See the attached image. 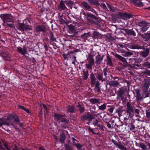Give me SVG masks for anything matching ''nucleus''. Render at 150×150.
Returning <instances> with one entry per match:
<instances>
[{
    "instance_id": "c85d7f7f",
    "label": "nucleus",
    "mask_w": 150,
    "mask_h": 150,
    "mask_svg": "<svg viewBox=\"0 0 150 150\" xmlns=\"http://www.w3.org/2000/svg\"><path fill=\"white\" fill-rule=\"evenodd\" d=\"M88 3L91 5H94L96 6L100 5V4L98 2V0H88Z\"/></svg>"
},
{
    "instance_id": "72a5a7b5",
    "label": "nucleus",
    "mask_w": 150,
    "mask_h": 150,
    "mask_svg": "<svg viewBox=\"0 0 150 150\" xmlns=\"http://www.w3.org/2000/svg\"><path fill=\"white\" fill-rule=\"evenodd\" d=\"M83 79L84 80H86L88 79L89 76L88 71L87 70L86 71H83Z\"/></svg>"
},
{
    "instance_id": "ddd939ff",
    "label": "nucleus",
    "mask_w": 150,
    "mask_h": 150,
    "mask_svg": "<svg viewBox=\"0 0 150 150\" xmlns=\"http://www.w3.org/2000/svg\"><path fill=\"white\" fill-rule=\"evenodd\" d=\"M17 28L18 30L21 31L31 30V28H29L28 25H26L23 23H19Z\"/></svg>"
},
{
    "instance_id": "dca6fc26",
    "label": "nucleus",
    "mask_w": 150,
    "mask_h": 150,
    "mask_svg": "<svg viewBox=\"0 0 150 150\" xmlns=\"http://www.w3.org/2000/svg\"><path fill=\"white\" fill-rule=\"evenodd\" d=\"M142 49H143V50L140 52V55L141 57L144 58H146L149 54L150 49L147 48H145L144 46V48H143Z\"/></svg>"
},
{
    "instance_id": "473e14b6",
    "label": "nucleus",
    "mask_w": 150,
    "mask_h": 150,
    "mask_svg": "<svg viewBox=\"0 0 150 150\" xmlns=\"http://www.w3.org/2000/svg\"><path fill=\"white\" fill-rule=\"evenodd\" d=\"M104 127L103 125V122H101L99 125L97 127L96 129H97L101 132H103L105 130L104 129Z\"/></svg>"
},
{
    "instance_id": "49530a36",
    "label": "nucleus",
    "mask_w": 150,
    "mask_h": 150,
    "mask_svg": "<svg viewBox=\"0 0 150 150\" xmlns=\"http://www.w3.org/2000/svg\"><path fill=\"white\" fill-rule=\"evenodd\" d=\"M143 66L147 68L150 69V62L146 61L143 64Z\"/></svg>"
},
{
    "instance_id": "6ab92c4d",
    "label": "nucleus",
    "mask_w": 150,
    "mask_h": 150,
    "mask_svg": "<svg viewBox=\"0 0 150 150\" xmlns=\"http://www.w3.org/2000/svg\"><path fill=\"white\" fill-rule=\"evenodd\" d=\"M103 72L101 71V72H97L96 74V79H97L98 80L97 81H101V82H103L105 81V79L103 78Z\"/></svg>"
},
{
    "instance_id": "e2e57ef3",
    "label": "nucleus",
    "mask_w": 150,
    "mask_h": 150,
    "mask_svg": "<svg viewBox=\"0 0 150 150\" xmlns=\"http://www.w3.org/2000/svg\"><path fill=\"white\" fill-rule=\"evenodd\" d=\"M144 73L145 74L150 76V70H146L144 71Z\"/></svg>"
},
{
    "instance_id": "13d9d810",
    "label": "nucleus",
    "mask_w": 150,
    "mask_h": 150,
    "mask_svg": "<svg viewBox=\"0 0 150 150\" xmlns=\"http://www.w3.org/2000/svg\"><path fill=\"white\" fill-rule=\"evenodd\" d=\"M88 130L90 132H91L94 134L98 135L99 134L98 133H96L93 131V129L91 128L90 127L88 128Z\"/></svg>"
},
{
    "instance_id": "4c0bfd02",
    "label": "nucleus",
    "mask_w": 150,
    "mask_h": 150,
    "mask_svg": "<svg viewBox=\"0 0 150 150\" xmlns=\"http://www.w3.org/2000/svg\"><path fill=\"white\" fill-rule=\"evenodd\" d=\"M92 37L93 39L100 38V34L99 33L95 31L93 33Z\"/></svg>"
},
{
    "instance_id": "2eb2a0df",
    "label": "nucleus",
    "mask_w": 150,
    "mask_h": 150,
    "mask_svg": "<svg viewBox=\"0 0 150 150\" xmlns=\"http://www.w3.org/2000/svg\"><path fill=\"white\" fill-rule=\"evenodd\" d=\"M35 31L37 33L42 32L45 33L46 29L45 25H38L35 27Z\"/></svg>"
},
{
    "instance_id": "09e8293b",
    "label": "nucleus",
    "mask_w": 150,
    "mask_h": 150,
    "mask_svg": "<svg viewBox=\"0 0 150 150\" xmlns=\"http://www.w3.org/2000/svg\"><path fill=\"white\" fill-rule=\"evenodd\" d=\"M1 55L5 59H8V56L4 52H2L0 53Z\"/></svg>"
},
{
    "instance_id": "603ef678",
    "label": "nucleus",
    "mask_w": 150,
    "mask_h": 150,
    "mask_svg": "<svg viewBox=\"0 0 150 150\" xmlns=\"http://www.w3.org/2000/svg\"><path fill=\"white\" fill-rule=\"evenodd\" d=\"M139 146L143 150H146L147 149L146 145L143 143H140Z\"/></svg>"
},
{
    "instance_id": "79ce46f5",
    "label": "nucleus",
    "mask_w": 150,
    "mask_h": 150,
    "mask_svg": "<svg viewBox=\"0 0 150 150\" xmlns=\"http://www.w3.org/2000/svg\"><path fill=\"white\" fill-rule=\"evenodd\" d=\"M107 64L109 65L111 67L113 66V64L111 58L110 57V56L108 55L107 56Z\"/></svg>"
},
{
    "instance_id": "9d476101",
    "label": "nucleus",
    "mask_w": 150,
    "mask_h": 150,
    "mask_svg": "<svg viewBox=\"0 0 150 150\" xmlns=\"http://www.w3.org/2000/svg\"><path fill=\"white\" fill-rule=\"evenodd\" d=\"M0 17L4 22H13V16L11 14L5 13L1 14Z\"/></svg>"
},
{
    "instance_id": "58836bf2",
    "label": "nucleus",
    "mask_w": 150,
    "mask_h": 150,
    "mask_svg": "<svg viewBox=\"0 0 150 150\" xmlns=\"http://www.w3.org/2000/svg\"><path fill=\"white\" fill-rule=\"evenodd\" d=\"M66 138V136L65 134L63 133L61 134L60 135V141L62 143L64 142V141Z\"/></svg>"
},
{
    "instance_id": "c03bdc74",
    "label": "nucleus",
    "mask_w": 150,
    "mask_h": 150,
    "mask_svg": "<svg viewBox=\"0 0 150 150\" xmlns=\"http://www.w3.org/2000/svg\"><path fill=\"white\" fill-rule=\"evenodd\" d=\"M65 4L69 6H72L74 4V2L71 0H65Z\"/></svg>"
},
{
    "instance_id": "774afa93",
    "label": "nucleus",
    "mask_w": 150,
    "mask_h": 150,
    "mask_svg": "<svg viewBox=\"0 0 150 150\" xmlns=\"http://www.w3.org/2000/svg\"><path fill=\"white\" fill-rule=\"evenodd\" d=\"M101 4L102 6V8L106 10L107 9V7L105 3H101Z\"/></svg>"
},
{
    "instance_id": "1a4fd4ad",
    "label": "nucleus",
    "mask_w": 150,
    "mask_h": 150,
    "mask_svg": "<svg viewBox=\"0 0 150 150\" xmlns=\"http://www.w3.org/2000/svg\"><path fill=\"white\" fill-rule=\"evenodd\" d=\"M17 50L20 54L24 56L26 60H29L30 58L28 57L29 54L27 53V49L24 47L22 48L21 47L18 46L17 47Z\"/></svg>"
},
{
    "instance_id": "b1692460",
    "label": "nucleus",
    "mask_w": 150,
    "mask_h": 150,
    "mask_svg": "<svg viewBox=\"0 0 150 150\" xmlns=\"http://www.w3.org/2000/svg\"><path fill=\"white\" fill-rule=\"evenodd\" d=\"M142 37L145 41H148L150 40V31L142 35Z\"/></svg>"
},
{
    "instance_id": "c756f323",
    "label": "nucleus",
    "mask_w": 150,
    "mask_h": 150,
    "mask_svg": "<svg viewBox=\"0 0 150 150\" xmlns=\"http://www.w3.org/2000/svg\"><path fill=\"white\" fill-rule=\"evenodd\" d=\"M67 112L71 113H74L76 111V108L73 105H69L67 107Z\"/></svg>"
},
{
    "instance_id": "680f3d73",
    "label": "nucleus",
    "mask_w": 150,
    "mask_h": 150,
    "mask_svg": "<svg viewBox=\"0 0 150 150\" xmlns=\"http://www.w3.org/2000/svg\"><path fill=\"white\" fill-rule=\"evenodd\" d=\"M115 57L116 58H117L120 60L121 59H123L122 57L117 54H116L115 55Z\"/></svg>"
},
{
    "instance_id": "e433bc0d",
    "label": "nucleus",
    "mask_w": 150,
    "mask_h": 150,
    "mask_svg": "<svg viewBox=\"0 0 150 150\" xmlns=\"http://www.w3.org/2000/svg\"><path fill=\"white\" fill-rule=\"evenodd\" d=\"M101 122L99 119H95L92 121V124L94 125V127H97Z\"/></svg>"
},
{
    "instance_id": "f3484780",
    "label": "nucleus",
    "mask_w": 150,
    "mask_h": 150,
    "mask_svg": "<svg viewBox=\"0 0 150 150\" xmlns=\"http://www.w3.org/2000/svg\"><path fill=\"white\" fill-rule=\"evenodd\" d=\"M4 145L5 148H4L3 146L0 143V150H11V148L8 146V144L6 143H4ZM13 150H20L16 146H15L13 148Z\"/></svg>"
},
{
    "instance_id": "37998d69",
    "label": "nucleus",
    "mask_w": 150,
    "mask_h": 150,
    "mask_svg": "<svg viewBox=\"0 0 150 150\" xmlns=\"http://www.w3.org/2000/svg\"><path fill=\"white\" fill-rule=\"evenodd\" d=\"M90 33H84L81 36V37L82 39H86L90 36Z\"/></svg>"
},
{
    "instance_id": "ea45409f",
    "label": "nucleus",
    "mask_w": 150,
    "mask_h": 150,
    "mask_svg": "<svg viewBox=\"0 0 150 150\" xmlns=\"http://www.w3.org/2000/svg\"><path fill=\"white\" fill-rule=\"evenodd\" d=\"M77 107L79 108V111L81 114L83 113L85 110V109L83 106L79 104L77 105Z\"/></svg>"
},
{
    "instance_id": "864d4df0",
    "label": "nucleus",
    "mask_w": 150,
    "mask_h": 150,
    "mask_svg": "<svg viewBox=\"0 0 150 150\" xmlns=\"http://www.w3.org/2000/svg\"><path fill=\"white\" fill-rule=\"evenodd\" d=\"M146 22L144 21H142L139 23V25L141 27H142L144 26L147 25Z\"/></svg>"
},
{
    "instance_id": "a18cd8bd",
    "label": "nucleus",
    "mask_w": 150,
    "mask_h": 150,
    "mask_svg": "<svg viewBox=\"0 0 150 150\" xmlns=\"http://www.w3.org/2000/svg\"><path fill=\"white\" fill-rule=\"evenodd\" d=\"M65 150H74L73 148L69 144H64Z\"/></svg>"
},
{
    "instance_id": "0e129e2a",
    "label": "nucleus",
    "mask_w": 150,
    "mask_h": 150,
    "mask_svg": "<svg viewBox=\"0 0 150 150\" xmlns=\"http://www.w3.org/2000/svg\"><path fill=\"white\" fill-rule=\"evenodd\" d=\"M108 71L106 69V68H104L103 69V74L104 75V76L105 77V78H106L107 77V72Z\"/></svg>"
},
{
    "instance_id": "393cba45",
    "label": "nucleus",
    "mask_w": 150,
    "mask_h": 150,
    "mask_svg": "<svg viewBox=\"0 0 150 150\" xmlns=\"http://www.w3.org/2000/svg\"><path fill=\"white\" fill-rule=\"evenodd\" d=\"M132 2L136 6L141 7L143 6L142 3L140 0H132Z\"/></svg>"
},
{
    "instance_id": "4d7b16f0",
    "label": "nucleus",
    "mask_w": 150,
    "mask_h": 150,
    "mask_svg": "<svg viewBox=\"0 0 150 150\" xmlns=\"http://www.w3.org/2000/svg\"><path fill=\"white\" fill-rule=\"evenodd\" d=\"M86 68L90 70L92 69V66L93 65L89 63H88V64H86Z\"/></svg>"
},
{
    "instance_id": "f8f14e48",
    "label": "nucleus",
    "mask_w": 150,
    "mask_h": 150,
    "mask_svg": "<svg viewBox=\"0 0 150 150\" xmlns=\"http://www.w3.org/2000/svg\"><path fill=\"white\" fill-rule=\"evenodd\" d=\"M113 80L110 81L109 82V84L111 87H116L120 85L118 80L120 79L119 77L117 76L113 77Z\"/></svg>"
},
{
    "instance_id": "6e6552de",
    "label": "nucleus",
    "mask_w": 150,
    "mask_h": 150,
    "mask_svg": "<svg viewBox=\"0 0 150 150\" xmlns=\"http://www.w3.org/2000/svg\"><path fill=\"white\" fill-rule=\"evenodd\" d=\"M79 118L80 120L82 122H84L87 120L89 122H91L92 120L94 119V117L92 114L88 112L86 114H84L81 115Z\"/></svg>"
},
{
    "instance_id": "5701e85b",
    "label": "nucleus",
    "mask_w": 150,
    "mask_h": 150,
    "mask_svg": "<svg viewBox=\"0 0 150 150\" xmlns=\"http://www.w3.org/2000/svg\"><path fill=\"white\" fill-rule=\"evenodd\" d=\"M112 142L115 145H116L118 148L121 150H127V148L125 147L121 143H117L115 140H112Z\"/></svg>"
},
{
    "instance_id": "f257e3e1",
    "label": "nucleus",
    "mask_w": 150,
    "mask_h": 150,
    "mask_svg": "<svg viewBox=\"0 0 150 150\" xmlns=\"http://www.w3.org/2000/svg\"><path fill=\"white\" fill-rule=\"evenodd\" d=\"M13 119H14V122L17 123L20 122L19 118L18 115L15 114H10L7 116L6 119L0 118V126L4 125L14 126L13 123L10 122Z\"/></svg>"
},
{
    "instance_id": "5fc2aeb1",
    "label": "nucleus",
    "mask_w": 150,
    "mask_h": 150,
    "mask_svg": "<svg viewBox=\"0 0 150 150\" xmlns=\"http://www.w3.org/2000/svg\"><path fill=\"white\" fill-rule=\"evenodd\" d=\"M108 6V8L109 9L110 11L114 12L115 11V9L114 7L112 6H110L109 4L107 3Z\"/></svg>"
},
{
    "instance_id": "cd10ccee",
    "label": "nucleus",
    "mask_w": 150,
    "mask_h": 150,
    "mask_svg": "<svg viewBox=\"0 0 150 150\" xmlns=\"http://www.w3.org/2000/svg\"><path fill=\"white\" fill-rule=\"evenodd\" d=\"M81 4L85 8V10L89 11L90 10H91V7L86 2H82L81 3Z\"/></svg>"
},
{
    "instance_id": "c9c22d12",
    "label": "nucleus",
    "mask_w": 150,
    "mask_h": 150,
    "mask_svg": "<svg viewBox=\"0 0 150 150\" xmlns=\"http://www.w3.org/2000/svg\"><path fill=\"white\" fill-rule=\"evenodd\" d=\"M122 58L123 59H121L120 60L122 62L121 64L123 65V69H124L125 67L127 66L128 63L125 58L123 57H122Z\"/></svg>"
},
{
    "instance_id": "3c124183",
    "label": "nucleus",
    "mask_w": 150,
    "mask_h": 150,
    "mask_svg": "<svg viewBox=\"0 0 150 150\" xmlns=\"http://www.w3.org/2000/svg\"><path fill=\"white\" fill-rule=\"evenodd\" d=\"M106 105L105 104H103V105L98 107V109L99 110H104L106 109Z\"/></svg>"
},
{
    "instance_id": "6e6d98bb",
    "label": "nucleus",
    "mask_w": 150,
    "mask_h": 150,
    "mask_svg": "<svg viewBox=\"0 0 150 150\" xmlns=\"http://www.w3.org/2000/svg\"><path fill=\"white\" fill-rule=\"evenodd\" d=\"M148 25H147L142 27V28L141 29V31L143 32H145L146 31L148 28Z\"/></svg>"
},
{
    "instance_id": "2f4dec72",
    "label": "nucleus",
    "mask_w": 150,
    "mask_h": 150,
    "mask_svg": "<svg viewBox=\"0 0 150 150\" xmlns=\"http://www.w3.org/2000/svg\"><path fill=\"white\" fill-rule=\"evenodd\" d=\"M90 102L92 104H95L96 103H100L99 99H97L95 98H92L90 99L89 100Z\"/></svg>"
},
{
    "instance_id": "4be33fe9",
    "label": "nucleus",
    "mask_w": 150,
    "mask_h": 150,
    "mask_svg": "<svg viewBox=\"0 0 150 150\" xmlns=\"http://www.w3.org/2000/svg\"><path fill=\"white\" fill-rule=\"evenodd\" d=\"M65 4V1L61 0L58 6L59 9L63 10H67V8Z\"/></svg>"
},
{
    "instance_id": "bb28decb",
    "label": "nucleus",
    "mask_w": 150,
    "mask_h": 150,
    "mask_svg": "<svg viewBox=\"0 0 150 150\" xmlns=\"http://www.w3.org/2000/svg\"><path fill=\"white\" fill-rule=\"evenodd\" d=\"M98 53L99 54V52H98ZM103 57L104 55H103L101 57L99 54H98V55L96 57V64H100L101 62L102 61L103 59Z\"/></svg>"
},
{
    "instance_id": "bf43d9fd",
    "label": "nucleus",
    "mask_w": 150,
    "mask_h": 150,
    "mask_svg": "<svg viewBox=\"0 0 150 150\" xmlns=\"http://www.w3.org/2000/svg\"><path fill=\"white\" fill-rule=\"evenodd\" d=\"M146 117L147 118H150V110H146Z\"/></svg>"
},
{
    "instance_id": "f03ea898",
    "label": "nucleus",
    "mask_w": 150,
    "mask_h": 150,
    "mask_svg": "<svg viewBox=\"0 0 150 150\" xmlns=\"http://www.w3.org/2000/svg\"><path fill=\"white\" fill-rule=\"evenodd\" d=\"M126 117L129 119V121H131L134 115H138L139 113V110L136 108L135 107L133 106L129 101L127 102L126 105Z\"/></svg>"
},
{
    "instance_id": "7ed1b4c3",
    "label": "nucleus",
    "mask_w": 150,
    "mask_h": 150,
    "mask_svg": "<svg viewBox=\"0 0 150 150\" xmlns=\"http://www.w3.org/2000/svg\"><path fill=\"white\" fill-rule=\"evenodd\" d=\"M90 84L91 87H92V86L95 85L94 89L96 92L99 93L100 92V82L99 81H96L95 76L93 73H91L90 74Z\"/></svg>"
},
{
    "instance_id": "a19ab883",
    "label": "nucleus",
    "mask_w": 150,
    "mask_h": 150,
    "mask_svg": "<svg viewBox=\"0 0 150 150\" xmlns=\"http://www.w3.org/2000/svg\"><path fill=\"white\" fill-rule=\"evenodd\" d=\"M18 108H19L24 110L28 114H30L31 113V112L28 109L26 108L24 106L22 105H18Z\"/></svg>"
},
{
    "instance_id": "9b49d317",
    "label": "nucleus",
    "mask_w": 150,
    "mask_h": 150,
    "mask_svg": "<svg viewBox=\"0 0 150 150\" xmlns=\"http://www.w3.org/2000/svg\"><path fill=\"white\" fill-rule=\"evenodd\" d=\"M129 64L131 67L135 68L136 67H139V65L138 62H141L142 61V59L139 58V59L132 58L129 59Z\"/></svg>"
},
{
    "instance_id": "f704fd0d",
    "label": "nucleus",
    "mask_w": 150,
    "mask_h": 150,
    "mask_svg": "<svg viewBox=\"0 0 150 150\" xmlns=\"http://www.w3.org/2000/svg\"><path fill=\"white\" fill-rule=\"evenodd\" d=\"M49 37L50 39V42L56 41V38L54 37L53 33L51 31L50 32Z\"/></svg>"
},
{
    "instance_id": "de8ad7c7",
    "label": "nucleus",
    "mask_w": 150,
    "mask_h": 150,
    "mask_svg": "<svg viewBox=\"0 0 150 150\" xmlns=\"http://www.w3.org/2000/svg\"><path fill=\"white\" fill-rule=\"evenodd\" d=\"M15 28V25L13 23H7L6 28Z\"/></svg>"
},
{
    "instance_id": "7c9ffc66",
    "label": "nucleus",
    "mask_w": 150,
    "mask_h": 150,
    "mask_svg": "<svg viewBox=\"0 0 150 150\" xmlns=\"http://www.w3.org/2000/svg\"><path fill=\"white\" fill-rule=\"evenodd\" d=\"M144 46H140L137 44H133L130 45V48L133 49H141Z\"/></svg>"
},
{
    "instance_id": "0eeeda50",
    "label": "nucleus",
    "mask_w": 150,
    "mask_h": 150,
    "mask_svg": "<svg viewBox=\"0 0 150 150\" xmlns=\"http://www.w3.org/2000/svg\"><path fill=\"white\" fill-rule=\"evenodd\" d=\"M86 16L87 20L89 23L96 25L98 24V23L95 20L97 21L98 18L94 15L88 13H86Z\"/></svg>"
},
{
    "instance_id": "4468645a",
    "label": "nucleus",
    "mask_w": 150,
    "mask_h": 150,
    "mask_svg": "<svg viewBox=\"0 0 150 150\" xmlns=\"http://www.w3.org/2000/svg\"><path fill=\"white\" fill-rule=\"evenodd\" d=\"M117 15L119 17L124 20L129 19L132 17V15L130 13H126L119 12Z\"/></svg>"
},
{
    "instance_id": "412c9836",
    "label": "nucleus",
    "mask_w": 150,
    "mask_h": 150,
    "mask_svg": "<svg viewBox=\"0 0 150 150\" xmlns=\"http://www.w3.org/2000/svg\"><path fill=\"white\" fill-rule=\"evenodd\" d=\"M132 121L131 120V121H129V119H127V118L126 119H125V121L126 124L125 125H128V126L130 127V129L131 130H133L135 128L134 126L132 123Z\"/></svg>"
},
{
    "instance_id": "338daca9",
    "label": "nucleus",
    "mask_w": 150,
    "mask_h": 150,
    "mask_svg": "<svg viewBox=\"0 0 150 150\" xmlns=\"http://www.w3.org/2000/svg\"><path fill=\"white\" fill-rule=\"evenodd\" d=\"M116 112H117L119 115L121 114L122 113V109L121 108H118L116 110Z\"/></svg>"
},
{
    "instance_id": "39448f33",
    "label": "nucleus",
    "mask_w": 150,
    "mask_h": 150,
    "mask_svg": "<svg viewBox=\"0 0 150 150\" xmlns=\"http://www.w3.org/2000/svg\"><path fill=\"white\" fill-rule=\"evenodd\" d=\"M150 86V79H146L145 80L142 89V92L145 95V97H149V96L150 89L149 91H148V89Z\"/></svg>"
},
{
    "instance_id": "423d86ee",
    "label": "nucleus",
    "mask_w": 150,
    "mask_h": 150,
    "mask_svg": "<svg viewBox=\"0 0 150 150\" xmlns=\"http://www.w3.org/2000/svg\"><path fill=\"white\" fill-rule=\"evenodd\" d=\"M54 117L55 120L57 121L59 120L61 122H64L65 124H68L69 122L68 120L65 118L66 117L65 115L55 113L54 114Z\"/></svg>"
},
{
    "instance_id": "69168bd1",
    "label": "nucleus",
    "mask_w": 150,
    "mask_h": 150,
    "mask_svg": "<svg viewBox=\"0 0 150 150\" xmlns=\"http://www.w3.org/2000/svg\"><path fill=\"white\" fill-rule=\"evenodd\" d=\"M44 47L45 49V54H46L47 53V51L48 50V45L47 44L45 43L44 44Z\"/></svg>"
},
{
    "instance_id": "a878e982",
    "label": "nucleus",
    "mask_w": 150,
    "mask_h": 150,
    "mask_svg": "<svg viewBox=\"0 0 150 150\" xmlns=\"http://www.w3.org/2000/svg\"><path fill=\"white\" fill-rule=\"evenodd\" d=\"M126 33L129 35L135 37L136 36V33L132 29H126L125 30Z\"/></svg>"
},
{
    "instance_id": "052dcab7",
    "label": "nucleus",
    "mask_w": 150,
    "mask_h": 150,
    "mask_svg": "<svg viewBox=\"0 0 150 150\" xmlns=\"http://www.w3.org/2000/svg\"><path fill=\"white\" fill-rule=\"evenodd\" d=\"M42 105L43 106V108L45 109L46 111V113H48L49 112L48 110H49V108H48V107L46 105H45L44 104H42Z\"/></svg>"
},
{
    "instance_id": "8fccbe9b",
    "label": "nucleus",
    "mask_w": 150,
    "mask_h": 150,
    "mask_svg": "<svg viewBox=\"0 0 150 150\" xmlns=\"http://www.w3.org/2000/svg\"><path fill=\"white\" fill-rule=\"evenodd\" d=\"M76 147L78 150H84V148H83V145L79 144H76Z\"/></svg>"
},
{
    "instance_id": "a211bd4d",
    "label": "nucleus",
    "mask_w": 150,
    "mask_h": 150,
    "mask_svg": "<svg viewBox=\"0 0 150 150\" xmlns=\"http://www.w3.org/2000/svg\"><path fill=\"white\" fill-rule=\"evenodd\" d=\"M93 50V49H91V50ZM94 51H91V53L88 56V63L91 64L93 65H94L95 60L93 58Z\"/></svg>"
},
{
    "instance_id": "20e7f679",
    "label": "nucleus",
    "mask_w": 150,
    "mask_h": 150,
    "mask_svg": "<svg viewBox=\"0 0 150 150\" xmlns=\"http://www.w3.org/2000/svg\"><path fill=\"white\" fill-rule=\"evenodd\" d=\"M127 93V89L125 87H122L119 88L117 92V99H121L123 102L125 101L126 98L125 97Z\"/></svg>"
},
{
    "instance_id": "aec40b11",
    "label": "nucleus",
    "mask_w": 150,
    "mask_h": 150,
    "mask_svg": "<svg viewBox=\"0 0 150 150\" xmlns=\"http://www.w3.org/2000/svg\"><path fill=\"white\" fill-rule=\"evenodd\" d=\"M135 91L136 92L137 95L136 99L137 101H141L142 99L143 98H145V95L143 93L142 95L140 93V91L137 89H135Z\"/></svg>"
}]
</instances>
